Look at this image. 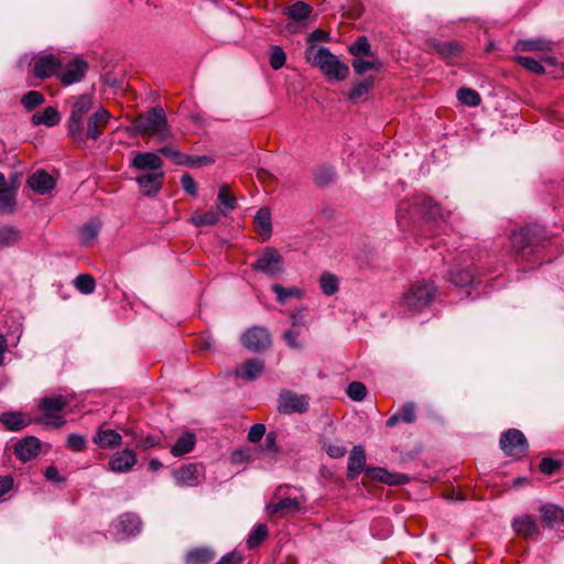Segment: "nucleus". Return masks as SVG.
<instances>
[{"mask_svg": "<svg viewBox=\"0 0 564 564\" xmlns=\"http://www.w3.org/2000/svg\"><path fill=\"white\" fill-rule=\"evenodd\" d=\"M0 422L12 432L20 431L29 424V420L20 412H4L0 416Z\"/></svg>", "mask_w": 564, "mask_h": 564, "instance_id": "nucleus-33", "label": "nucleus"}, {"mask_svg": "<svg viewBox=\"0 0 564 564\" xmlns=\"http://www.w3.org/2000/svg\"><path fill=\"white\" fill-rule=\"evenodd\" d=\"M59 120L61 116L54 107H47L41 112H35L31 118L33 126L43 124L46 127H54L59 122Z\"/></svg>", "mask_w": 564, "mask_h": 564, "instance_id": "nucleus-31", "label": "nucleus"}, {"mask_svg": "<svg viewBox=\"0 0 564 564\" xmlns=\"http://www.w3.org/2000/svg\"><path fill=\"white\" fill-rule=\"evenodd\" d=\"M540 512L541 520L545 527L553 529L564 524V509L561 507L546 503L541 506Z\"/></svg>", "mask_w": 564, "mask_h": 564, "instance_id": "nucleus-23", "label": "nucleus"}, {"mask_svg": "<svg viewBox=\"0 0 564 564\" xmlns=\"http://www.w3.org/2000/svg\"><path fill=\"white\" fill-rule=\"evenodd\" d=\"M561 463L552 458H543L540 463V470L545 475H552L560 469Z\"/></svg>", "mask_w": 564, "mask_h": 564, "instance_id": "nucleus-64", "label": "nucleus"}, {"mask_svg": "<svg viewBox=\"0 0 564 564\" xmlns=\"http://www.w3.org/2000/svg\"><path fill=\"white\" fill-rule=\"evenodd\" d=\"M45 97L37 90H30L25 93L21 98V105L28 110L32 111L36 107L44 104Z\"/></svg>", "mask_w": 564, "mask_h": 564, "instance_id": "nucleus-49", "label": "nucleus"}, {"mask_svg": "<svg viewBox=\"0 0 564 564\" xmlns=\"http://www.w3.org/2000/svg\"><path fill=\"white\" fill-rule=\"evenodd\" d=\"M87 438L79 434H69L66 441V446L73 452H82L86 448Z\"/></svg>", "mask_w": 564, "mask_h": 564, "instance_id": "nucleus-58", "label": "nucleus"}, {"mask_svg": "<svg viewBox=\"0 0 564 564\" xmlns=\"http://www.w3.org/2000/svg\"><path fill=\"white\" fill-rule=\"evenodd\" d=\"M28 185L37 194L44 195L55 187V180L44 170H37L28 178Z\"/></svg>", "mask_w": 564, "mask_h": 564, "instance_id": "nucleus-19", "label": "nucleus"}, {"mask_svg": "<svg viewBox=\"0 0 564 564\" xmlns=\"http://www.w3.org/2000/svg\"><path fill=\"white\" fill-rule=\"evenodd\" d=\"M93 102L89 96L80 95L72 106L70 115L67 120L68 134L75 142H84L83 120L91 109Z\"/></svg>", "mask_w": 564, "mask_h": 564, "instance_id": "nucleus-6", "label": "nucleus"}, {"mask_svg": "<svg viewBox=\"0 0 564 564\" xmlns=\"http://www.w3.org/2000/svg\"><path fill=\"white\" fill-rule=\"evenodd\" d=\"M181 185H182V188L191 196L197 195L196 182L188 173H185L182 175Z\"/></svg>", "mask_w": 564, "mask_h": 564, "instance_id": "nucleus-63", "label": "nucleus"}, {"mask_svg": "<svg viewBox=\"0 0 564 564\" xmlns=\"http://www.w3.org/2000/svg\"><path fill=\"white\" fill-rule=\"evenodd\" d=\"M241 343L250 351H262L270 347L271 336L267 328L253 326L243 333Z\"/></svg>", "mask_w": 564, "mask_h": 564, "instance_id": "nucleus-12", "label": "nucleus"}, {"mask_svg": "<svg viewBox=\"0 0 564 564\" xmlns=\"http://www.w3.org/2000/svg\"><path fill=\"white\" fill-rule=\"evenodd\" d=\"M367 474L372 478L387 485H393L394 482V474L388 471L386 468L382 467L370 468L367 470Z\"/></svg>", "mask_w": 564, "mask_h": 564, "instance_id": "nucleus-57", "label": "nucleus"}, {"mask_svg": "<svg viewBox=\"0 0 564 564\" xmlns=\"http://www.w3.org/2000/svg\"><path fill=\"white\" fill-rule=\"evenodd\" d=\"M164 178V172L145 173L135 177L140 191L145 196H155L161 187Z\"/></svg>", "mask_w": 564, "mask_h": 564, "instance_id": "nucleus-14", "label": "nucleus"}, {"mask_svg": "<svg viewBox=\"0 0 564 564\" xmlns=\"http://www.w3.org/2000/svg\"><path fill=\"white\" fill-rule=\"evenodd\" d=\"M94 443L100 448H113L120 446L122 443L121 435L112 430H99L93 438Z\"/></svg>", "mask_w": 564, "mask_h": 564, "instance_id": "nucleus-27", "label": "nucleus"}, {"mask_svg": "<svg viewBox=\"0 0 564 564\" xmlns=\"http://www.w3.org/2000/svg\"><path fill=\"white\" fill-rule=\"evenodd\" d=\"M161 444V437L159 435H138L135 436V447L142 451H147Z\"/></svg>", "mask_w": 564, "mask_h": 564, "instance_id": "nucleus-54", "label": "nucleus"}, {"mask_svg": "<svg viewBox=\"0 0 564 564\" xmlns=\"http://www.w3.org/2000/svg\"><path fill=\"white\" fill-rule=\"evenodd\" d=\"M552 43L543 39L520 40L516 43L514 50L518 52H538L551 51Z\"/></svg>", "mask_w": 564, "mask_h": 564, "instance_id": "nucleus-34", "label": "nucleus"}, {"mask_svg": "<svg viewBox=\"0 0 564 564\" xmlns=\"http://www.w3.org/2000/svg\"><path fill=\"white\" fill-rule=\"evenodd\" d=\"M313 180L317 186L325 187L335 182L336 172L332 166L322 165L314 170Z\"/></svg>", "mask_w": 564, "mask_h": 564, "instance_id": "nucleus-40", "label": "nucleus"}, {"mask_svg": "<svg viewBox=\"0 0 564 564\" xmlns=\"http://www.w3.org/2000/svg\"><path fill=\"white\" fill-rule=\"evenodd\" d=\"M401 422L411 424L416 420V404L412 401L404 402L398 410Z\"/></svg>", "mask_w": 564, "mask_h": 564, "instance_id": "nucleus-52", "label": "nucleus"}, {"mask_svg": "<svg viewBox=\"0 0 564 564\" xmlns=\"http://www.w3.org/2000/svg\"><path fill=\"white\" fill-rule=\"evenodd\" d=\"M174 479L178 486H196L199 484V465L191 463L173 471Z\"/></svg>", "mask_w": 564, "mask_h": 564, "instance_id": "nucleus-18", "label": "nucleus"}, {"mask_svg": "<svg viewBox=\"0 0 564 564\" xmlns=\"http://www.w3.org/2000/svg\"><path fill=\"white\" fill-rule=\"evenodd\" d=\"M366 465V453L361 445H356L350 451L347 466V478L349 480L356 479Z\"/></svg>", "mask_w": 564, "mask_h": 564, "instance_id": "nucleus-20", "label": "nucleus"}, {"mask_svg": "<svg viewBox=\"0 0 564 564\" xmlns=\"http://www.w3.org/2000/svg\"><path fill=\"white\" fill-rule=\"evenodd\" d=\"M88 70V64L80 59L74 58L65 64L64 67L58 72V79L64 86H70L79 83L85 77Z\"/></svg>", "mask_w": 564, "mask_h": 564, "instance_id": "nucleus-13", "label": "nucleus"}, {"mask_svg": "<svg viewBox=\"0 0 564 564\" xmlns=\"http://www.w3.org/2000/svg\"><path fill=\"white\" fill-rule=\"evenodd\" d=\"M15 207V191L10 187H4L0 191V210L10 214Z\"/></svg>", "mask_w": 564, "mask_h": 564, "instance_id": "nucleus-47", "label": "nucleus"}, {"mask_svg": "<svg viewBox=\"0 0 564 564\" xmlns=\"http://www.w3.org/2000/svg\"><path fill=\"white\" fill-rule=\"evenodd\" d=\"M268 528L263 523L257 524L248 535L247 545L250 550L256 549L268 536Z\"/></svg>", "mask_w": 564, "mask_h": 564, "instance_id": "nucleus-44", "label": "nucleus"}, {"mask_svg": "<svg viewBox=\"0 0 564 564\" xmlns=\"http://www.w3.org/2000/svg\"><path fill=\"white\" fill-rule=\"evenodd\" d=\"M134 130L142 135H152L158 140H166L171 135L165 112L162 107L151 108L145 115L134 121Z\"/></svg>", "mask_w": 564, "mask_h": 564, "instance_id": "nucleus-4", "label": "nucleus"}, {"mask_svg": "<svg viewBox=\"0 0 564 564\" xmlns=\"http://www.w3.org/2000/svg\"><path fill=\"white\" fill-rule=\"evenodd\" d=\"M429 47L437 53L443 59L456 57L462 52V45L457 41L442 42L431 40L429 41Z\"/></svg>", "mask_w": 564, "mask_h": 564, "instance_id": "nucleus-25", "label": "nucleus"}, {"mask_svg": "<svg viewBox=\"0 0 564 564\" xmlns=\"http://www.w3.org/2000/svg\"><path fill=\"white\" fill-rule=\"evenodd\" d=\"M516 61L518 64H520L523 68L527 70L534 73V74H543L545 72L544 67L534 59L533 57L529 56H517Z\"/></svg>", "mask_w": 564, "mask_h": 564, "instance_id": "nucleus-55", "label": "nucleus"}, {"mask_svg": "<svg viewBox=\"0 0 564 564\" xmlns=\"http://www.w3.org/2000/svg\"><path fill=\"white\" fill-rule=\"evenodd\" d=\"M310 398L292 390L282 389L278 397V411L282 414H303L308 411Z\"/></svg>", "mask_w": 564, "mask_h": 564, "instance_id": "nucleus-10", "label": "nucleus"}, {"mask_svg": "<svg viewBox=\"0 0 564 564\" xmlns=\"http://www.w3.org/2000/svg\"><path fill=\"white\" fill-rule=\"evenodd\" d=\"M137 455L131 449H123L117 452L110 458L108 465L110 470L115 473H127L132 469V467L137 464Z\"/></svg>", "mask_w": 564, "mask_h": 564, "instance_id": "nucleus-17", "label": "nucleus"}, {"mask_svg": "<svg viewBox=\"0 0 564 564\" xmlns=\"http://www.w3.org/2000/svg\"><path fill=\"white\" fill-rule=\"evenodd\" d=\"M108 118H109V112L104 108H100L96 112H94L89 117L88 122H87L86 138L91 139V140H97L101 135L102 128L108 122Z\"/></svg>", "mask_w": 564, "mask_h": 564, "instance_id": "nucleus-22", "label": "nucleus"}, {"mask_svg": "<svg viewBox=\"0 0 564 564\" xmlns=\"http://www.w3.org/2000/svg\"><path fill=\"white\" fill-rule=\"evenodd\" d=\"M300 336L299 330L286 329L282 334V338L291 349H301L302 345L299 343L297 337Z\"/></svg>", "mask_w": 564, "mask_h": 564, "instance_id": "nucleus-61", "label": "nucleus"}, {"mask_svg": "<svg viewBox=\"0 0 564 564\" xmlns=\"http://www.w3.org/2000/svg\"><path fill=\"white\" fill-rule=\"evenodd\" d=\"M217 200L219 214L224 216H227L237 207V199L234 195L229 193V186L227 184H224L219 187Z\"/></svg>", "mask_w": 564, "mask_h": 564, "instance_id": "nucleus-28", "label": "nucleus"}, {"mask_svg": "<svg viewBox=\"0 0 564 564\" xmlns=\"http://www.w3.org/2000/svg\"><path fill=\"white\" fill-rule=\"evenodd\" d=\"M39 422L47 426L58 429L65 424L66 420L57 413L44 412L43 416L39 420Z\"/></svg>", "mask_w": 564, "mask_h": 564, "instance_id": "nucleus-59", "label": "nucleus"}, {"mask_svg": "<svg viewBox=\"0 0 564 564\" xmlns=\"http://www.w3.org/2000/svg\"><path fill=\"white\" fill-rule=\"evenodd\" d=\"M546 240L545 229L541 225H529L514 231L510 237L511 248L517 259L527 260L538 252Z\"/></svg>", "mask_w": 564, "mask_h": 564, "instance_id": "nucleus-2", "label": "nucleus"}, {"mask_svg": "<svg viewBox=\"0 0 564 564\" xmlns=\"http://www.w3.org/2000/svg\"><path fill=\"white\" fill-rule=\"evenodd\" d=\"M265 425L262 423L253 424L248 432V440L251 443L259 442L265 435Z\"/></svg>", "mask_w": 564, "mask_h": 564, "instance_id": "nucleus-62", "label": "nucleus"}, {"mask_svg": "<svg viewBox=\"0 0 564 564\" xmlns=\"http://www.w3.org/2000/svg\"><path fill=\"white\" fill-rule=\"evenodd\" d=\"M319 288L325 295H334L338 291V278L329 272L319 276Z\"/></svg>", "mask_w": 564, "mask_h": 564, "instance_id": "nucleus-42", "label": "nucleus"}, {"mask_svg": "<svg viewBox=\"0 0 564 564\" xmlns=\"http://www.w3.org/2000/svg\"><path fill=\"white\" fill-rule=\"evenodd\" d=\"M373 85L372 77H366L359 83L355 84L349 93V99L352 101H358L361 99H366L370 87Z\"/></svg>", "mask_w": 564, "mask_h": 564, "instance_id": "nucleus-41", "label": "nucleus"}, {"mask_svg": "<svg viewBox=\"0 0 564 564\" xmlns=\"http://www.w3.org/2000/svg\"><path fill=\"white\" fill-rule=\"evenodd\" d=\"M352 68L356 74L362 75L368 70L379 72L382 67V63L379 59L366 61L362 58H354Z\"/></svg>", "mask_w": 564, "mask_h": 564, "instance_id": "nucleus-50", "label": "nucleus"}, {"mask_svg": "<svg viewBox=\"0 0 564 564\" xmlns=\"http://www.w3.org/2000/svg\"><path fill=\"white\" fill-rule=\"evenodd\" d=\"M131 167L140 171L149 170L150 173L163 171V161L154 152H139L134 155L130 163Z\"/></svg>", "mask_w": 564, "mask_h": 564, "instance_id": "nucleus-16", "label": "nucleus"}, {"mask_svg": "<svg viewBox=\"0 0 564 564\" xmlns=\"http://www.w3.org/2000/svg\"><path fill=\"white\" fill-rule=\"evenodd\" d=\"M301 502L296 498L283 497L278 502L270 503L267 509L270 513L290 512L295 513L300 510Z\"/></svg>", "mask_w": 564, "mask_h": 564, "instance_id": "nucleus-35", "label": "nucleus"}, {"mask_svg": "<svg viewBox=\"0 0 564 564\" xmlns=\"http://www.w3.org/2000/svg\"><path fill=\"white\" fill-rule=\"evenodd\" d=\"M254 225L259 235L268 240L271 237L272 224L270 210L265 207L260 208L254 216Z\"/></svg>", "mask_w": 564, "mask_h": 564, "instance_id": "nucleus-30", "label": "nucleus"}, {"mask_svg": "<svg viewBox=\"0 0 564 564\" xmlns=\"http://www.w3.org/2000/svg\"><path fill=\"white\" fill-rule=\"evenodd\" d=\"M215 558V552L209 547H196L185 554V564H209Z\"/></svg>", "mask_w": 564, "mask_h": 564, "instance_id": "nucleus-32", "label": "nucleus"}, {"mask_svg": "<svg viewBox=\"0 0 564 564\" xmlns=\"http://www.w3.org/2000/svg\"><path fill=\"white\" fill-rule=\"evenodd\" d=\"M437 295L438 288L434 281L420 279L409 285L399 301V306L405 312L416 314L429 307Z\"/></svg>", "mask_w": 564, "mask_h": 564, "instance_id": "nucleus-1", "label": "nucleus"}, {"mask_svg": "<svg viewBox=\"0 0 564 564\" xmlns=\"http://www.w3.org/2000/svg\"><path fill=\"white\" fill-rule=\"evenodd\" d=\"M219 221V212L208 210L204 214H194L191 223L196 227L214 226Z\"/></svg>", "mask_w": 564, "mask_h": 564, "instance_id": "nucleus-46", "label": "nucleus"}, {"mask_svg": "<svg viewBox=\"0 0 564 564\" xmlns=\"http://www.w3.org/2000/svg\"><path fill=\"white\" fill-rule=\"evenodd\" d=\"M21 240V231L13 226L0 227V249L13 247Z\"/></svg>", "mask_w": 564, "mask_h": 564, "instance_id": "nucleus-37", "label": "nucleus"}, {"mask_svg": "<svg viewBox=\"0 0 564 564\" xmlns=\"http://www.w3.org/2000/svg\"><path fill=\"white\" fill-rule=\"evenodd\" d=\"M141 520L134 513H124L118 518L116 529L118 532L123 533L128 536L137 535L141 532Z\"/></svg>", "mask_w": 564, "mask_h": 564, "instance_id": "nucleus-26", "label": "nucleus"}, {"mask_svg": "<svg viewBox=\"0 0 564 564\" xmlns=\"http://www.w3.org/2000/svg\"><path fill=\"white\" fill-rule=\"evenodd\" d=\"M286 61V55L281 46L273 45L271 47L270 66L273 69H280Z\"/></svg>", "mask_w": 564, "mask_h": 564, "instance_id": "nucleus-56", "label": "nucleus"}, {"mask_svg": "<svg viewBox=\"0 0 564 564\" xmlns=\"http://www.w3.org/2000/svg\"><path fill=\"white\" fill-rule=\"evenodd\" d=\"M196 444V436L192 432H184L171 447V454L174 457L183 456L193 451Z\"/></svg>", "mask_w": 564, "mask_h": 564, "instance_id": "nucleus-29", "label": "nucleus"}, {"mask_svg": "<svg viewBox=\"0 0 564 564\" xmlns=\"http://www.w3.org/2000/svg\"><path fill=\"white\" fill-rule=\"evenodd\" d=\"M264 370V361L259 358H251L242 362V365L235 370L237 378L246 381L256 380Z\"/></svg>", "mask_w": 564, "mask_h": 564, "instance_id": "nucleus-21", "label": "nucleus"}, {"mask_svg": "<svg viewBox=\"0 0 564 564\" xmlns=\"http://www.w3.org/2000/svg\"><path fill=\"white\" fill-rule=\"evenodd\" d=\"M271 289L276 295V301L282 305L285 304L290 297L302 299L304 296L303 290L297 286L284 288L275 283Z\"/></svg>", "mask_w": 564, "mask_h": 564, "instance_id": "nucleus-38", "label": "nucleus"}, {"mask_svg": "<svg viewBox=\"0 0 564 564\" xmlns=\"http://www.w3.org/2000/svg\"><path fill=\"white\" fill-rule=\"evenodd\" d=\"M473 264L474 258L471 252L468 250L460 251L448 272L447 281L458 288L470 285L475 280Z\"/></svg>", "mask_w": 564, "mask_h": 564, "instance_id": "nucleus-5", "label": "nucleus"}, {"mask_svg": "<svg viewBox=\"0 0 564 564\" xmlns=\"http://www.w3.org/2000/svg\"><path fill=\"white\" fill-rule=\"evenodd\" d=\"M499 446L505 455L514 459L522 458L529 449L524 434L518 429H509L503 432L499 440Z\"/></svg>", "mask_w": 564, "mask_h": 564, "instance_id": "nucleus-8", "label": "nucleus"}, {"mask_svg": "<svg viewBox=\"0 0 564 564\" xmlns=\"http://www.w3.org/2000/svg\"><path fill=\"white\" fill-rule=\"evenodd\" d=\"M63 66L61 57L51 53L41 54L33 58L31 72L35 78L46 79L57 76Z\"/></svg>", "mask_w": 564, "mask_h": 564, "instance_id": "nucleus-11", "label": "nucleus"}, {"mask_svg": "<svg viewBox=\"0 0 564 564\" xmlns=\"http://www.w3.org/2000/svg\"><path fill=\"white\" fill-rule=\"evenodd\" d=\"M457 99L468 107H477L481 102L480 95L475 89L467 87L457 90Z\"/></svg>", "mask_w": 564, "mask_h": 564, "instance_id": "nucleus-43", "label": "nucleus"}, {"mask_svg": "<svg viewBox=\"0 0 564 564\" xmlns=\"http://www.w3.org/2000/svg\"><path fill=\"white\" fill-rule=\"evenodd\" d=\"M346 392L351 400L360 402L367 395V388L360 381H352L348 384Z\"/></svg>", "mask_w": 564, "mask_h": 564, "instance_id": "nucleus-53", "label": "nucleus"}, {"mask_svg": "<svg viewBox=\"0 0 564 564\" xmlns=\"http://www.w3.org/2000/svg\"><path fill=\"white\" fill-rule=\"evenodd\" d=\"M512 528L517 534L525 539H536L540 533L536 522L529 514L516 518L512 521Z\"/></svg>", "mask_w": 564, "mask_h": 564, "instance_id": "nucleus-24", "label": "nucleus"}, {"mask_svg": "<svg viewBox=\"0 0 564 564\" xmlns=\"http://www.w3.org/2000/svg\"><path fill=\"white\" fill-rule=\"evenodd\" d=\"M283 262V257L275 248L267 247L252 263V269L270 278H276L284 271Z\"/></svg>", "mask_w": 564, "mask_h": 564, "instance_id": "nucleus-9", "label": "nucleus"}, {"mask_svg": "<svg viewBox=\"0 0 564 564\" xmlns=\"http://www.w3.org/2000/svg\"><path fill=\"white\" fill-rule=\"evenodd\" d=\"M305 56L308 63L318 67L329 79L344 80L349 74V67L340 62L327 47L311 45Z\"/></svg>", "mask_w": 564, "mask_h": 564, "instance_id": "nucleus-3", "label": "nucleus"}, {"mask_svg": "<svg viewBox=\"0 0 564 564\" xmlns=\"http://www.w3.org/2000/svg\"><path fill=\"white\" fill-rule=\"evenodd\" d=\"M99 226L95 223H89L83 226L79 230V239L83 246H89L98 236Z\"/></svg>", "mask_w": 564, "mask_h": 564, "instance_id": "nucleus-51", "label": "nucleus"}, {"mask_svg": "<svg viewBox=\"0 0 564 564\" xmlns=\"http://www.w3.org/2000/svg\"><path fill=\"white\" fill-rule=\"evenodd\" d=\"M323 448L332 458H341L347 453L346 447L341 444L324 443Z\"/></svg>", "mask_w": 564, "mask_h": 564, "instance_id": "nucleus-60", "label": "nucleus"}, {"mask_svg": "<svg viewBox=\"0 0 564 564\" xmlns=\"http://www.w3.org/2000/svg\"><path fill=\"white\" fill-rule=\"evenodd\" d=\"M413 206L415 207L419 213L422 215V217L426 220H437L442 219L444 217L442 207L438 203H436L431 196L426 195H417L413 198L412 203L409 202H402L398 208L397 217L399 219V223L404 217L403 210H405L408 207Z\"/></svg>", "mask_w": 564, "mask_h": 564, "instance_id": "nucleus-7", "label": "nucleus"}, {"mask_svg": "<svg viewBox=\"0 0 564 564\" xmlns=\"http://www.w3.org/2000/svg\"><path fill=\"white\" fill-rule=\"evenodd\" d=\"M69 404V400L64 395L44 397L40 402V408L44 412L57 413Z\"/></svg>", "mask_w": 564, "mask_h": 564, "instance_id": "nucleus-36", "label": "nucleus"}, {"mask_svg": "<svg viewBox=\"0 0 564 564\" xmlns=\"http://www.w3.org/2000/svg\"><path fill=\"white\" fill-rule=\"evenodd\" d=\"M41 451V442L35 436H26L14 445V454L22 462L36 457Z\"/></svg>", "mask_w": 564, "mask_h": 564, "instance_id": "nucleus-15", "label": "nucleus"}, {"mask_svg": "<svg viewBox=\"0 0 564 564\" xmlns=\"http://www.w3.org/2000/svg\"><path fill=\"white\" fill-rule=\"evenodd\" d=\"M349 53L355 56V58H360V56H372L371 45L366 36H359L350 46Z\"/></svg>", "mask_w": 564, "mask_h": 564, "instance_id": "nucleus-45", "label": "nucleus"}, {"mask_svg": "<svg viewBox=\"0 0 564 564\" xmlns=\"http://www.w3.org/2000/svg\"><path fill=\"white\" fill-rule=\"evenodd\" d=\"M313 8L302 1H297L294 4L285 9V14L295 22H301L311 15Z\"/></svg>", "mask_w": 564, "mask_h": 564, "instance_id": "nucleus-39", "label": "nucleus"}, {"mask_svg": "<svg viewBox=\"0 0 564 564\" xmlns=\"http://www.w3.org/2000/svg\"><path fill=\"white\" fill-rule=\"evenodd\" d=\"M74 286L83 294H91L96 289V281L90 274L82 273L75 278Z\"/></svg>", "mask_w": 564, "mask_h": 564, "instance_id": "nucleus-48", "label": "nucleus"}]
</instances>
